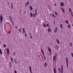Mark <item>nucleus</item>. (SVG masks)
Segmentation results:
<instances>
[{"label": "nucleus", "instance_id": "obj_1", "mask_svg": "<svg viewBox=\"0 0 73 73\" xmlns=\"http://www.w3.org/2000/svg\"><path fill=\"white\" fill-rule=\"evenodd\" d=\"M3 15L2 14L1 15V16H0V22L1 24L2 23V21H3Z\"/></svg>", "mask_w": 73, "mask_h": 73}, {"label": "nucleus", "instance_id": "obj_2", "mask_svg": "<svg viewBox=\"0 0 73 73\" xmlns=\"http://www.w3.org/2000/svg\"><path fill=\"white\" fill-rule=\"evenodd\" d=\"M66 63L67 64V67L68 68V57L66 58Z\"/></svg>", "mask_w": 73, "mask_h": 73}, {"label": "nucleus", "instance_id": "obj_3", "mask_svg": "<svg viewBox=\"0 0 73 73\" xmlns=\"http://www.w3.org/2000/svg\"><path fill=\"white\" fill-rule=\"evenodd\" d=\"M9 68H10V69H11L12 68V64H11V61L9 62Z\"/></svg>", "mask_w": 73, "mask_h": 73}, {"label": "nucleus", "instance_id": "obj_4", "mask_svg": "<svg viewBox=\"0 0 73 73\" xmlns=\"http://www.w3.org/2000/svg\"><path fill=\"white\" fill-rule=\"evenodd\" d=\"M55 49L56 50H58V49H59V46H55Z\"/></svg>", "mask_w": 73, "mask_h": 73}, {"label": "nucleus", "instance_id": "obj_5", "mask_svg": "<svg viewBox=\"0 0 73 73\" xmlns=\"http://www.w3.org/2000/svg\"><path fill=\"white\" fill-rule=\"evenodd\" d=\"M47 48H48V51L49 52H50V53H51V52H52V51H51V50L50 49L49 47L48 46Z\"/></svg>", "mask_w": 73, "mask_h": 73}, {"label": "nucleus", "instance_id": "obj_6", "mask_svg": "<svg viewBox=\"0 0 73 73\" xmlns=\"http://www.w3.org/2000/svg\"><path fill=\"white\" fill-rule=\"evenodd\" d=\"M58 29V28H57V27H56L55 28V29H54V32L55 33H56V32H57Z\"/></svg>", "mask_w": 73, "mask_h": 73}, {"label": "nucleus", "instance_id": "obj_7", "mask_svg": "<svg viewBox=\"0 0 73 73\" xmlns=\"http://www.w3.org/2000/svg\"><path fill=\"white\" fill-rule=\"evenodd\" d=\"M60 6L63 7V6H64V3L63 2H61L60 3Z\"/></svg>", "mask_w": 73, "mask_h": 73}, {"label": "nucleus", "instance_id": "obj_8", "mask_svg": "<svg viewBox=\"0 0 73 73\" xmlns=\"http://www.w3.org/2000/svg\"><path fill=\"white\" fill-rule=\"evenodd\" d=\"M11 7L12 9H13V3H11Z\"/></svg>", "mask_w": 73, "mask_h": 73}, {"label": "nucleus", "instance_id": "obj_9", "mask_svg": "<svg viewBox=\"0 0 73 73\" xmlns=\"http://www.w3.org/2000/svg\"><path fill=\"white\" fill-rule=\"evenodd\" d=\"M11 61L12 63H13V62H14V61L13 60V59L12 57H11Z\"/></svg>", "mask_w": 73, "mask_h": 73}, {"label": "nucleus", "instance_id": "obj_10", "mask_svg": "<svg viewBox=\"0 0 73 73\" xmlns=\"http://www.w3.org/2000/svg\"><path fill=\"white\" fill-rule=\"evenodd\" d=\"M57 72V71L56 70V68H54V73H56V72Z\"/></svg>", "mask_w": 73, "mask_h": 73}, {"label": "nucleus", "instance_id": "obj_11", "mask_svg": "<svg viewBox=\"0 0 73 73\" xmlns=\"http://www.w3.org/2000/svg\"><path fill=\"white\" fill-rule=\"evenodd\" d=\"M44 66L45 67V68H46L47 67V66H48V65H47V63L46 62H45L44 64Z\"/></svg>", "mask_w": 73, "mask_h": 73}, {"label": "nucleus", "instance_id": "obj_12", "mask_svg": "<svg viewBox=\"0 0 73 73\" xmlns=\"http://www.w3.org/2000/svg\"><path fill=\"white\" fill-rule=\"evenodd\" d=\"M61 9L62 10L63 13H65V10L62 7H61Z\"/></svg>", "mask_w": 73, "mask_h": 73}, {"label": "nucleus", "instance_id": "obj_13", "mask_svg": "<svg viewBox=\"0 0 73 73\" xmlns=\"http://www.w3.org/2000/svg\"><path fill=\"white\" fill-rule=\"evenodd\" d=\"M48 32H51V29H50V28H48Z\"/></svg>", "mask_w": 73, "mask_h": 73}, {"label": "nucleus", "instance_id": "obj_14", "mask_svg": "<svg viewBox=\"0 0 73 73\" xmlns=\"http://www.w3.org/2000/svg\"><path fill=\"white\" fill-rule=\"evenodd\" d=\"M61 71H63V65L61 66Z\"/></svg>", "mask_w": 73, "mask_h": 73}, {"label": "nucleus", "instance_id": "obj_15", "mask_svg": "<svg viewBox=\"0 0 73 73\" xmlns=\"http://www.w3.org/2000/svg\"><path fill=\"white\" fill-rule=\"evenodd\" d=\"M0 54L2 55V54H3V53L2 52V50H1V49H0Z\"/></svg>", "mask_w": 73, "mask_h": 73}, {"label": "nucleus", "instance_id": "obj_16", "mask_svg": "<svg viewBox=\"0 0 73 73\" xmlns=\"http://www.w3.org/2000/svg\"><path fill=\"white\" fill-rule=\"evenodd\" d=\"M11 21V24L12 25V26H13V21H11V20L12 19H9Z\"/></svg>", "mask_w": 73, "mask_h": 73}, {"label": "nucleus", "instance_id": "obj_17", "mask_svg": "<svg viewBox=\"0 0 73 73\" xmlns=\"http://www.w3.org/2000/svg\"><path fill=\"white\" fill-rule=\"evenodd\" d=\"M7 54H9V50L8 49H7Z\"/></svg>", "mask_w": 73, "mask_h": 73}, {"label": "nucleus", "instance_id": "obj_18", "mask_svg": "<svg viewBox=\"0 0 73 73\" xmlns=\"http://www.w3.org/2000/svg\"><path fill=\"white\" fill-rule=\"evenodd\" d=\"M30 10H31V11H32V10L33 9L32 8V6H31V5L30 6Z\"/></svg>", "mask_w": 73, "mask_h": 73}, {"label": "nucleus", "instance_id": "obj_19", "mask_svg": "<svg viewBox=\"0 0 73 73\" xmlns=\"http://www.w3.org/2000/svg\"><path fill=\"white\" fill-rule=\"evenodd\" d=\"M41 52L42 53V54L44 53V51H43V50H42V49H41Z\"/></svg>", "mask_w": 73, "mask_h": 73}, {"label": "nucleus", "instance_id": "obj_20", "mask_svg": "<svg viewBox=\"0 0 73 73\" xmlns=\"http://www.w3.org/2000/svg\"><path fill=\"white\" fill-rule=\"evenodd\" d=\"M55 60V56H54L53 57V61H54Z\"/></svg>", "mask_w": 73, "mask_h": 73}, {"label": "nucleus", "instance_id": "obj_21", "mask_svg": "<svg viewBox=\"0 0 73 73\" xmlns=\"http://www.w3.org/2000/svg\"><path fill=\"white\" fill-rule=\"evenodd\" d=\"M29 68L30 71L32 70H31V68H32L31 67V66H29Z\"/></svg>", "mask_w": 73, "mask_h": 73}, {"label": "nucleus", "instance_id": "obj_22", "mask_svg": "<svg viewBox=\"0 0 73 73\" xmlns=\"http://www.w3.org/2000/svg\"><path fill=\"white\" fill-rule=\"evenodd\" d=\"M30 15H31V17H33V14H32V13H30Z\"/></svg>", "mask_w": 73, "mask_h": 73}, {"label": "nucleus", "instance_id": "obj_23", "mask_svg": "<svg viewBox=\"0 0 73 73\" xmlns=\"http://www.w3.org/2000/svg\"><path fill=\"white\" fill-rule=\"evenodd\" d=\"M66 23L67 24H69V23H68V20H66Z\"/></svg>", "mask_w": 73, "mask_h": 73}, {"label": "nucleus", "instance_id": "obj_24", "mask_svg": "<svg viewBox=\"0 0 73 73\" xmlns=\"http://www.w3.org/2000/svg\"><path fill=\"white\" fill-rule=\"evenodd\" d=\"M52 17H54V18H55V16H54V15H53V14H52Z\"/></svg>", "mask_w": 73, "mask_h": 73}, {"label": "nucleus", "instance_id": "obj_25", "mask_svg": "<svg viewBox=\"0 0 73 73\" xmlns=\"http://www.w3.org/2000/svg\"><path fill=\"white\" fill-rule=\"evenodd\" d=\"M60 27L61 28V29H62L63 28V27H62V24H60Z\"/></svg>", "mask_w": 73, "mask_h": 73}, {"label": "nucleus", "instance_id": "obj_26", "mask_svg": "<svg viewBox=\"0 0 73 73\" xmlns=\"http://www.w3.org/2000/svg\"><path fill=\"white\" fill-rule=\"evenodd\" d=\"M54 13L56 16H57L58 14H57V12H56V11H55Z\"/></svg>", "mask_w": 73, "mask_h": 73}, {"label": "nucleus", "instance_id": "obj_27", "mask_svg": "<svg viewBox=\"0 0 73 73\" xmlns=\"http://www.w3.org/2000/svg\"><path fill=\"white\" fill-rule=\"evenodd\" d=\"M37 8L35 9V13H37Z\"/></svg>", "mask_w": 73, "mask_h": 73}, {"label": "nucleus", "instance_id": "obj_28", "mask_svg": "<svg viewBox=\"0 0 73 73\" xmlns=\"http://www.w3.org/2000/svg\"><path fill=\"white\" fill-rule=\"evenodd\" d=\"M23 33H25V29H24V28H23Z\"/></svg>", "mask_w": 73, "mask_h": 73}, {"label": "nucleus", "instance_id": "obj_29", "mask_svg": "<svg viewBox=\"0 0 73 73\" xmlns=\"http://www.w3.org/2000/svg\"><path fill=\"white\" fill-rule=\"evenodd\" d=\"M25 7H28V5L27 4V3H25Z\"/></svg>", "mask_w": 73, "mask_h": 73}, {"label": "nucleus", "instance_id": "obj_30", "mask_svg": "<svg viewBox=\"0 0 73 73\" xmlns=\"http://www.w3.org/2000/svg\"><path fill=\"white\" fill-rule=\"evenodd\" d=\"M3 46L4 48H6V45L5 44H3Z\"/></svg>", "mask_w": 73, "mask_h": 73}, {"label": "nucleus", "instance_id": "obj_31", "mask_svg": "<svg viewBox=\"0 0 73 73\" xmlns=\"http://www.w3.org/2000/svg\"><path fill=\"white\" fill-rule=\"evenodd\" d=\"M27 4L28 5H29V2L28 1L27 2Z\"/></svg>", "mask_w": 73, "mask_h": 73}, {"label": "nucleus", "instance_id": "obj_32", "mask_svg": "<svg viewBox=\"0 0 73 73\" xmlns=\"http://www.w3.org/2000/svg\"><path fill=\"white\" fill-rule=\"evenodd\" d=\"M25 36L26 37H27V34H26V33H25Z\"/></svg>", "mask_w": 73, "mask_h": 73}, {"label": "nucleus", "instance_id": "obj_33", "mask_svg": "<svg viewBox=\"0 0 73 73\" xmlns=\"http://www.w3.org/2000/svg\"><path fill=\"white\" fill-rule=\"evenodd\" d=\"M33 15L34 17H36V16H35V14H34V13L33 14Z\"/></svg>", "mask_w": 73, "mask_h": 73}, {"label": "nucleus", "instance_id": "obj_34", "mask_svg": "<svg viewBox=\"0 0 73 73\" xmlns=\"http://www.w3.org/2000/svg\"><path fill=\"white\" fill-rule=\"evenodd\" d=\"M19 32H21V29H19Z\"/></svg>", "mask_w": 73, "mask_h": 73}, {"label": "nucleus", "instance_id": "obj_35", "mask_svg": "<svg viewBox=\"0 0 73 73\" xmlns=\"http://www.w3.org/2000/svg\"><path fill=\"white\" fill-rule=\"evenodd\" d=\"M47 26L48 27H49V25L48 24H47Z\"/></svg>", "mask_w": 73, "mask_h": 73}, {"label": "nucleus", "instance_id": "obj_36", "mask_svg": "<svg viewBox=\"0 0 73 73\" xmlns=\"http://www.w3.org/2000/svg\"><path fill=\"white\" fill-rule=\"evenodd\" d=\"M68 9L69 10V11H71V8H70V7Z\"/></svg>", "mask_w": 73, "mask_h": 73}, {"label": "nucleus", "instance_id": "obj_37", "mask_svg": "<svg viewBox=\"0 0 73 73\" xmlns=\"http://www.w3.org/2000/svg\"><path fill=\"white\" fill-rule=\"evenodd\" d=\"M70 25H68V28H70Z\"/></svg>", "mask_w": 73, "mask_h": 73}, {"label": "nucleus", "instance_id": "obj_38", "mask_svg": "<svg viewBox=\"0 0 73 73\" xmlns=\"http://www.w3.org/2000/svg\"><path fill=\"white\" fill-rule=\"evenodd\" d=\"M71 55H72V57H73V53H71Z\"/></svg>", "mask_w": 73, "mask_h": 73}, {"label": "nucleus", "instance_id": "obj_39", "mask_svg": "<svg viewBox=\"0 0 73 73\" xmlns=\"http://www.w3.org/2000/svg\"><path fill=\"white\" fill-rule=\"evenodd\" d=\"M11 18H12V17H11V16H9V19H12Z\"/></svg>", "mask_w": 73, "mask_h": 73}, {"label": "nucleus", "instance_id": "obj_40", "mask_svg": "<svg viewBox=\"0 0 73 73\" xmlns=\"http://www.w3.org/2000/svg\"><path fill=\"white\" fill-rule=\"evenodd\" d=\"M43 25L44 27H46V26L45 24H43Z\"/></svg>", "mask_w": 73, "mask_h": 73}, {"label": "nucleus", "instance_id": "obj_41", "mask_svg": "<svg viewBox=\"0 0 73 73\" xmlns=\"http://www.w3.org/2000/svg\"><path fill=\"white\" fill-rule=\"evenodd\" d=\"M57 41V42L58 44H60V42H59V40H58V41Z\"/></svg>", "mask_w": 73, "mask_h": 73}, {"label": "nucleus", "instance_id": "obj_42", "mask_svg": "<svg viewBox=\"0 0 73 73\" xmlns=\"http://www.w3.org/2000/svg\"><path fill=\"white\" fill-rule=\"evenodd\" d=\"M43 54V56H44V57H45V55H44V53H43V54Z\"/></svg>", "mask_w": 73, "mask_h": 73}, {"label": "nucleus", "instance_id": "obj_43", "mask_svg": "<svg viewBox=\"0 0 73 73\" xmlns=\"http://www.w3.org/2000/svg\"><path fill=\"white\" fill-rule=\"evenodd\" d=\"M14 72L15 73H17V72L16 70H14Z\"/></svg>", "mask_w": 73, "mask_h": 73}, {"label": "nucleus", "instance_id": "obj_44", "mask_svg": "<svg viewBox=\"0 0 73 73\" xmlns=\"http://www.w3.org/2000/svg\"><path fill=\"white\" fill-rule=\"evenodd\" d=\"M32 38V36H30V39H31V38Z\"/></svg>", "mask_w": 73, "mask_h": 73}, {"label": "nucleus", "instance_id": "obj_45", "mask_svg": "<svg viewBox=\"0 0 73 73\" xmlns=\"http://www.w3.org/2000/svg\"><path fill=\"white\" fill-rule=\"evenodd\" d=\"M69 11L70 12V13H72V10H70Z\"/></svg>", "mask_w": 73, "mask_h": 73}, {"label": "nucleus", "instance_id": "obj_46", "mask_svg": "<svg viewBox=\"0 0 73 73\" xmlns=\"http://www.w3.org/2000/svg\"><path fill=\"white\" fill-rule=\"evenodd\" d=\"M70 45H71V46H72V42L70 43Z\"/></svg>", "mask_w": 73, "mask_h": 73}, {"label": "nucleus", "instance_id": "obj_47", "mask_svg": "<svg viewBox=\"0 0 73 73\" xmlns=\"http://www.w3.org/2000/svg\"><path fill=\"white\" fill-rule=\"evenodd\" d=\"M58 70H59V71L60 70V68H58Z\"/></svg>", "mask_w": 73, "mask_h": 73}, {"label": "nucleus", "instance_id": "obj_48", "mask_svg": "<svg viewBox=\"0 0 73 73\" xmlns=\"http://www.w3.org/2000/svg\"><path fill=\"white\" fill-rule=\"evenodd\" d=\"M10 31H9L8 32V33H9V34H10Z\"/></svg>", "mask_w": 73, "mask_h": 73}, {"label": "nucleus", "instance_id": "obj_49", "mask_svg": "<svg viewBox=\"0 0 73 73\" xmlns=\"http://www.w3.org/2000/svg\"><path fill=\"white\" fill-rule=\"evenodd\" d=\"M13 54L14 56H15V52H14Z\"/></svg>", "mask_w": 73, "mask_h": 73}, {"label": "nucleus", "instance_id": "obj_50", "mask_svg": "<svg viewBox=\"0 0 73 73\" xmlns=\"http://www.w3.org/2000/svg\"><path fill=\"white\" fill-rule=\"evenodd\" d=\"M7 4H8V6H9V3L8 2L7 3Z\"/></svg>", "mask_w": 73, "mask_h": 73}, {"label": "nucleus", "instance_id": "obj_51", "mask_svg": "<svg viewBox=\"0 0 73 73\" xmlns=\"http://www.w3.org/2000/svg\"><path fill=\"white\" fill-rule=\"evenodd\" d=\"M55 59L56 60V58H57V56H55Z\"/></svg>", "mask_w": 73, "mask_h": 73}, {"label": "nucleus", "instance_id": "obj_52", "mask_svg": "<svg viewBox=\"0 0 73 73\" xmlns=\"http://www.w3.org/2000/svg\"><path fill=\"white\" fill-rule=\"evenodd\" d=\"M44 60H46V59L45 58V57H44Z\"/></svg>", "mask_w": 73, "mask_h": 73}, {"label": "nucleus", "instance_id": "obj_53", "mask_svg": "<svg viewBox=\"0 0 73 73\" xmlns=\"http://www.w3.org/2000/svg\"><path fill=\"white\" fill-rule=\"evenodd\" d=\"M15 28L16 29H17V26H15Z\"/></svg>", "mask_w": 73, "mask_h": 73}, {"label": "nucleus", "instance_id": "obj_54", "mask_svg": "<svg viewBox=\"0 0 73 73\" xmlns=\"http://www.w3.org/2000/svg\"><path fill=\"white\" fill-rule=\"evenodd\" d=\"M37 13H35V15H37Z\"/></svg>", "mask_w": 73, "mask_h": 73}, {"label": "nucleus", "instance_id": "obj_55", "mask_svg": "<svg viewBox=\"0 0 73 73\" xmlns=\"http://www.w3.org/2000/svg\"><path fill=\"white\" fill-rule=\"evenodd\" d=\"M54 6H56V3L54 4Z\"/></svg>", "mask_w": 73, "mask_h": 73}, {"label": "nucleus", "instance_id": "obj_56", "mask_svg": "<svg viewBox=\"0 0 73 73\" xmlns=\"http://www.w3.org/2000/svg\"><path fill=\"white\" fill-rule=\"evenodd\" d=\"M56 41H59V40H58V39H57L56 40Z\"/></svg>", "mask_w": 73, "mask_h": 73}, {"label": "nucleus", "instance_id": "obj_57", "mask_svg": "<svg viewBox=\"0 0 73 73\" xmlns=\"http://www.w3.org/2000/svg\"><path fill=\"white\" fill-rule=\"evenodd\" d=\"M8 24H9V25H11V24L10 23H8Z\"/></svg>", "mask_w": 73, "mask_h": 73}, {"label": "nucleus", "instance_id": "obj_58", "mask_svg": "<svg viewBox=\"0 0 73 73\" xmlns=\"http://www.w3.org/2000/svg\"><path fill=\"white\" fill-rule=\"evenodd\" d=\"M8 24H9V25H11V24L10 23H8Z\"/></svg>", "mask_w": 73, "mask_h": 73}, {"label": "nucleus", "instance_id": "obj_59", "mask_svg": "<svg viewBox=\"0 0 73 73\" xmlns=\"http://www.w3.org/2000/svg\"><path fill=\"white\" fill-rule=\"evenodd\" d=\"M14 60L15 62L16 61V60H15V58L14 59Z\"/></svg>", "mask_w": 73, "mask_h": 73}, {"label": "nucleus", "instance_id": "obj_60", "mask_svg": "<svg viewBox=\"0 0 73 73\" xmlns=\"http://www.w3.org/2000/svg\"><path fill=\"white\" fill-rule=\"evenodd\" d=\"M30 72L31 73H32V70L30 71Z\"/></svg>", "mask_w": 73, "mask_h": 73}, {"label": "nucleus", "instance_id": "obj_61", "mask_svg": "<svg viewBox=\"0 0 73 73\" xmlns=\"http://www.w3.org/2000/svg\"><path fill=\"white\" fill-rule=\"evenodd\" d=\"M55 56H57V54H56V53H55Z\"/></svg>", "mask_w": 73, "mask_h": 73}, {"label": "nucleus", "instance_id": "obj_62", "mask_svg": "<svg viewBox=\"0 0 73 73\" xmlns=\"http://www.w3.org/2000/svg\"><path fill=\"white\" fill-rule=\"evenodd\" d=\"M25 14H26V12L25 11Z\"/></svg>", "mask_w": 73, "mask_h": 73}, {"label": "nucleus", "instance_id": "obj_63", "mask_svg": "<svg viewBox=\"0 0 73 73\" xmlns=\"http://www.w3.org/2000/svg\"><path fill=\"white\" fill-rule=\"evenodd\" d=\"M51 54H52V53H51L50 54V55H51Z\"/></svg>", "mask_w": 73, "mask_h": 73}, {"label": "nucleus", "instance_id": "obj_64", "mask_svg": "<svg viewBox=\"0 0 73 73\" xmlns=\"http://www.w3.org/2000/svg\"><path fill=\"white\" fill-rule=\"evenodd\" d=\"M62 73H63V71H61Z\"/></svg>", "mask_w": 73, "mask_h": 73}]
</instances>
